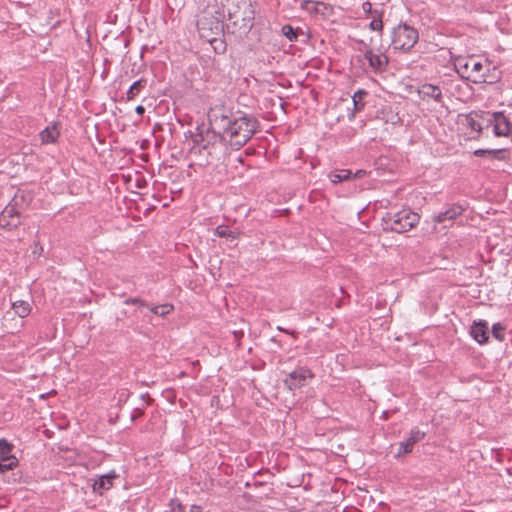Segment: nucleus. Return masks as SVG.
I'll list each match as a JSON object with an SVG mask.
<instances>
[{
    "mask_svg": "<svg viewBox=\"0 0 512 512\" xmlns=\"http://www.w3.org/2000/svg\"><path fill=\"white\" fill-rule=\"evenodd\" d=\"M12 309L20 318L27 317L31 312V306L27 301L18 300L12 303Z\"/></svg>",
    "mask_w": 512,
    "mask_h": 512,
    "instance_id": "obj_21",
    "label": "nucleus"
},
{
    "mask_svg": "<svg viewBox=\"0 0 512 512\" xmlns=\"http://www.w3.org/2000/svg\"><path fill=\"white\" fill-rule=\"evenodd\" d=\"M117 477L118 475L114 471L100 476L92 485L93 492L102 495L113 486V480Z\"/></svg>",
    "mask_w": 512,
    "mask_h": 512,
    "instance_id": "obj_15",
    "label": "nucleus"
},
{
    "mask_svg": "<svg viewBox=\"0 0 512 512\" xmlns=\"http://www.w3.org/2000/svg\"><path fill=\"white\" fill-rule=\"evenodd\" d=\"M141 414H142V411H140V410H138V409H137V410H136V415H141Z\"/></svg>",
    "mask_w": 512,
    "mask_h": 512,
    "instance_id": "obj_38",
    "label": "nucleus"
},
{
    "mask_svg": "<svg viewBox=\"0 0 512 512\" xmlns=\"http://www.w3.org/2000/svg\"><path fill=\"white\" fill-rule=\"evenodd\" d=\"M352 172L347 169L332 172L329 174V179L332 183L338 184L351 178Z\"/></svg>",
    "mask_w": 512,
    "mask_h": 512,
    "instance_id": "obj_24",
    "label": "nucleus"
},
{
    "mask_svg": "<svg viewBox=\"0 0 512 512\" xmlns=\"http://www.w3.org/2000/svg\"><path fill=\"white\" fill-rule=\"evenodd\" d=\"M13 449L14 445L12 443L4 438L0 439V473H6L18 466L19 461L13 455Z\"/></svg>",
    "mask_w": 512,
    "mask_h": 512,
    "instance_id": "obj_8",
    "label": "nucleus"
},
{
    "mask_svg": "<svg viewBox=\"0 0 512 512\" xmlns=\"http://www.w3.org/2000/svg\"><path fill=\"white\" fill-rule=\"evenodd\" d=\"M21 214L8 203L0 213V226L12 230L21 225Z\"/></svg>",
    "mask_w": 512,
    "mask_h": 512,
    "instance_id": "obj_10",
    "label": "nucleus"
},
{
    "mask_svg": "<svg viewBox=\"0 0 512 512\" xmlns=\"http://www.w3.org/2000/svg\"><path fill=\"white\" fill-rule=\"evenodd\" d=\"M421 99H433L434 101L442 102V91L440 87L432 84H423L418 90Z\"/></svg>",
    "mask_w": 512,
    "mask_h": 512,
    "instance_id": "obj_17",
    "label": "nucleus"
},
{
    "mask_svg": "<svg viewBox=\"0 0 512 512\" xmlns=\"http://www.w3.org/2000/svg\"><path fill=\"white\" fill-rule=\"evenodd\" d=\"M31 201V196L25 191L18 190L9 204L18 211L21 215L28 208Z\"/></svg>",
    "mask_w": 512,
    "mask_h": 512,
    "instance_id": "obj_16",
    "label": "nucleus"
},
{
    "mask_svg": "<svg viewBox=\"0 0 512 512\" xmlns=\"http://www.w3.org/2000/svg\"><path fill=\"white\" fill-rule=\"evenodd\" d=\"M147 80L144 78H141L137 81H135L130 88L128 89L126 93L127 101L133 100L135 97H137L141 91L146 87Z\"/></svg>",
    "mask_w": 512,
    "mask_h": 512,
    "instance_id": "obj_19",
    "label": "nucleus"
},
{
    "mask_svg": "<svg viewBox=\"0 0 512 512\" xmlns=\"http://www.w3.org/2000/svg\"><path fill=\"white\" fill-rule=\"evenodd\" d=\"M367 95V92L365 90H358L354 93L352 100H353V106H354V112H352L349 116V119L352 120L355 117V113L363 110L365 104L363 102L364 96Z\"/></svg>",
    "mask_w": 512,
    "mask_h": 512,
    "instance_id": "obj_20",
    "label": "nucleus"
},
{
    "mask_svg": "<svg viewBox=\"0 0 512 512\" xmlns=\"http://www.w3.org/2000/svg\"><path fill=\"white\" fill-rule=\"evenodd\" d=\"M370 28L374 31H382L383 22L381 19H373L370 23Z\"/></svg>",
    "mask_w": 512,
    "mask_h": 512,
    "instance_id": "obj_30",
    "label": "nucleus"
},
{
    "mask_svg": "<svg viewBox=\"0 0 512 512\" xmlns=\"http://www.w3.org/2000/svg\"><path fill=\"white\" fill-rule=\"evenodd\" d=\"M358 51L363 54V60L367 62L363 63L365 69H369L374 73H380L386 70L388 66V57L380 49H373L370 46H365V49L358 48Z\"/></svg>",
    "mask_w": 512,
    "mask_h": 512,
    "instance_id": "obj_7",
    "label": "nucleus"
},
{
    "mask_svg": "<svg viewBox=\"0 0 512 512\" xmlns=\"http://www.w3.org/2000/svg\"><path fill=\"white\" fill-rule=\"evenodd\" d=\"M419 220L420 216L417 213L410 209H402L395 213H386L382 218V225L386 231L404 233L416 226Z\"/></svg>",
    "mask_w": 512,
    "mask_h": 512,
    "instance_id": "obj_4",
    "label": "nucleus"
},
{
    "mask_svg": "<svg viewBox=\"0 0 512 512\" xmlns=\"http://www.w3.org/2000/svg\"><path fill=\"white\" fill-rule=\"evenodd\" d=\"M478 114L475 112H471L466 116L467 126L476 132H480L482 130V125L478 121Z\"/></svg>",
    "mask_w": 512,
    "mask_h": 512,
    "instance_id": "obj_26",
    "label": "nucleus"
},
{
    "mask_svg": "<svg viewBox=\"0 0 512 512\" xmlns=\"http://www.w3.org/2000/svg\"><path fill=\"white\" fill-rule=\"evenodd\" d=\"M504 150L502 149H478L474 151V154L479 157H488L491 159H502L501 155Z\"/></svg>",
    "mask_w": 512,
    "mask_h": 512,
    "instance_id": "obj_23",
    "label": "nucleus"
},
{
    "mask_svg": "<svg viewBox=\"0 0 512 512\" xmlns=\"http://www.w3.org/2000/svg\"><path fill=\"white\" fill-rule=\"evenodd\" d=\"M148 308L154 315L164 317L173 311L174 306L166 303L162 305H149Z\"/></svg>",
    "mask_w": 512,
    "mask_h": 512,
    "instance_id": "obj_22",
    "label": "nucleus"
},
{
    "mask_svg": "<svg viewBox=\"0 0 512 512\" xmlns=\"http://www.w3.org/2000/svg\"><path fill=\"white\" fill-rule=\"evenodd\" d=\"M454 66L462 78L472 81L473 83H491V79L487 75L490 64L483 63L476 57H458L455 59Z\"/></svg>",
    "mask_w": 512,
    "mask_h": 512,
    "instance_id": "obj_3",
    "label": "nucleus"
},
{
    "mask_svg": "<svg viewBox=\"0 0 512 512\" xmlns=\"http://www.w3.org/2000/svg\"><path fill=\"white\" fill-rule=\"evenodd\" d=\"M215 235L221 238H227L231 240H235L238 237V233L229 229L228 226L220 225L215 229Z\"/></svg>",
    "mask_w": 512,
    "mask_h": 512,
    "instance_id": "obj_25",
    "label": "nucleus"
},
{
    "mask_svg": "<svg viewBox=\"0 0 512 512\" xmlns=\"http://www.w3.org/2000/svg\"><path fill=\"white\" fill-rule=\"evenodd\" d=\"M470 335L477 343L485 344L489 338L487 321H474L470 328Z\"/></svg>",
    "mask_w": 512,
    "mask_h": 512,
    "instance_id": "obj_13",
    "label": "nucleus"
},
{
    "mask_svg": "<svg viewBox=\"0 0 512 512\" xmlns=\"http://www.w3.org/2000/svg\"><path fill=\"white\" fill-rule=\"evenodd\" d=\"M493 124V131L496 136H507L511 131L510 122L503 112H495L491 115V119L487 120Z\"/></svg>",
    "mask_w": 512,
    "mask_h": 512,
    "instance_id": "obj_11",
    "label": "nucleus"
},
{
    "mask_svg": "<svg viewBox=\"0 0 512 512\" xmlns=\"http://www.w3.org/2000/svg\"><path fill=\"white\" fill-rule=\"evenodd\" d=\"M141 414H142V411H140V410H138V409H137V410H136V415H141Z\"/></svg>",
    "mask_w": 512,
    "mask_h": 512,
    "instance_id": "obj_37",
    "label": "nucleus"
},
{
    "mask_svg": "<svg viewBox=\"0 0 512 512\" xmlns=\"http://www.w3.org/2000/svg\"><path fill=\"white\" fill-rule=\"evenodd\" d=\"M190 512H202L201 506L198 505H192L190 508Z\"/></svg>",
    "mask_w": 512,
    "mask_h": 512,
    "instance_id": "obj_33",
    "label": "nucleus"
},
{
    "mask_svg": "<svg viewBox=\"0 0 512 512\" xmlns=\"http://www.w3.org/2000/svg\"><path fill=\"white\" fill-rule=\"evenodd\" d=\"M282 33L289 41H295L297 39V32L289 24L282 27Z\"/></svg>",
    "mask_w": 512,
    "mask_h": 512,
    "instance_id": "obj_27",
    "label": "nucleus"
},
{
    "mask_svg": "<svg viewBox=\"0 0 512 512\" xmlns=\"http://www.w3.org/2000/svg\"><path fill=\"white\" fill-rule=\"evenodd\" d=\"M60 133L56 125H51L42 130L39 134L42 144L55 143Z\"/></svg>",
    "mask_w": 512,
    "mask_h": 512,
    "instance_id": "obj_18",
    "label": "nucleus"
},
{
    "mask_svg": "<svg viewBox=\"0 0 512 512\" xmlns=\"http://www.w3.org/2000/svg\"><path fill=\"white\" fill-rule=\"evenodd\" d=\"M313 377L314 374L310 369L306 367H298L286 376L284 379V385L292 391L305 386L307 379H311Z\"/></svg>",
    "mask_w": 512,
    "mask_h": 512,
    "instance_id": "obj_9",
    "label": "nucleus"
},
{
    "mask_svg": "<svg viewBox=\"0 0 512 512\" xmlns=\"http://www.w3.org/2000/svg\"><path fill=\"white\" fill-rule=\"evenodd\" d=\"M362 9L365 13H371L372 11V4L370 2H364L362 4Z\"/></svg>",
    "mask_w": 512,
    "mask_h": 512,
    "instance_id": "obj_31",
    "label": "nucleus"
},
{
    "mask_svg": "<svg viewBox=\"0 0 512 512\" xmlns=\"http://www.w3.org/2000/svg\"><path fill=\"white\" fill-rule=\"evenodd\" d=\"M124 303L126 305H137L140 307H149V304L145 300L138 298V297L127 298L124 300Z\"/></svg>",
    "mask_w": 512,
    "mask_h": 512,
    "instance_id": "obj_28",
    "label": "nucleus"
},
{
    "mask_svg": "<svg viewBox=\"0 0 512 512\" xmlns=\"http://www.w3.org/2000/svg\"><path fill=\"white\" fill-rule=\"evenodd\" d=\"M135 112L139 115V116H142L145 112V108L144 106L142 105H138L136 108H135Z\"/></svg>",
    "mask_w": 512,
    "mask_h": 512,
    "instance_id": "obj_32",
    "label": "nucleus"
},
{
    "mask_svg": "<svg viewBox=\"0 0 512 512\" xmlns=\"http://www.w3.org/2000/svg\"><path fill=\"white\" fill-rule=\"evenodd\" d=\"M277 329H278L279 331H283V332L289 333L287 330H285V329H283V328H281V327H278Z\"/></svg>",
    "mask_w": 512,
    "mask_h": 512,
    "instance_id": "obj_35",
    "label": "nucleus"
},
{
    "mask_svg": "<svg viewBox=\"0 0 512 512\" xmlns=\"http://www.w3.org/2000/svg\"><path fill=\"white\" fill-rule=\"evenodd\" d=\"M177 506H178V509H179L178 512H183L182 506L180 504H177Z\"/></svg>",
    "mask_w": 512,
    "mask_h": 512,
    "instance_id": "obj_36",
    "label": "nucleus"
},
{
    "mask_svg": "<svg viewBox=\"0 0 512 512\" xmlns=\"http://www.w3.org/2000/svg\"><path fill=\"white\" fill-rule=\"evenodd\" d=\"M197 28L202 38L212 42L216 39V36L222 33L223 23L212 12L205 11L203 16L197 21Z\"/></svg>",
    "mask_w": 512,
    "mask_h": 512,
    "instance_id": "obj_6",
    "label": "nucleus"
},
{
    "mask_svg": "<svg viewBox=\"0 0 512 512\" xmlns=\"http://www.w3.org/2000/svg\"><path fill=\"white\" fill-rule=\"evenodd\" d=\"M203 145L198 149V164L200 166L217 165L226 154V144L220 140L216 131L207 132L203 137Z\"/></svg>",
    "mask_w": 512,
    "mask_h": 512,
    "instance_id": "obj_2",
    "label": "nucleus"
},
{
    "mask_svg": "<svg viewBox=\"0 0 512 512\" xmlns=\"http://www.w3.org/2000/svg\"><path fill=\"white\" fill-rule=\"evenodd\" d=\"M359 44H360V47H359V48H361V49H365V46H369V45H368L367 43H365L364 41H360V42H359Z\"/></svg>",
    "mask_w": 512,
    "mask_h": 512,
    "instance_id": "obj_34",
    "label": "nucleus"
},
{
    "mask_svg": "<svg viewBox=\"0 0 512 512\" xmlns=\"http://www.w3.org/2000/svg\"><path fill=\"white\" fill-rule=\"evenodd\" d=\"M419 39L417 29L407 23H400L393 28L391 33V43L395 50L404 52L410 51Z\"/></svg>",
    "mask_w": 512,
    "mask_h": 512,
    "instance_id": "obj_5",
    "label": "nucleus"
},
{
    "mask_svg": "<svg viewBox=\"0 0 512 512\" xmlns=\"http://www.w3.org/2000/svg\"><path fill=\"white\" fill-rule=\"evenodd\" d=\"M425 436V433L420 431L418 428H414L410 431L409 437L400 442L399 444V454L410 453L413 449V446L421 441Z\"/></svg>",
    "mask_w": 512,
    "mask_h": 512,
    "instance_id": "obj_14",
    "label": "nucleus"
},
{
    "mask_svg": "<svg viewBox=\"0 0 512 512\" xmlns=\"http://www.w3.org/2000/svg\"><path fill=\"white\" fill-rule=\"evenodd\" d=\"M464 207L459 204L450 205L445 211L439 212L433 217L435 223L441 224L445 222L452 223L457 217L461 216L464 212Z\"/></svg>",
    "mask_w": 512,
    "mask_h": 512,
    "instance_id": "obj_12",
    "label": "nucleus"
},
{
    "mask_svg": "<svg viewBox=\"0 0 512 512\" xmlns=\"http://www.w3.org/2000/svg\"><path fill=\"white\" fill-rule=\"evenodd\" d=\"M210 124L217 129L220 140L232 149L243 147L254 135L258 120L242 112L227 114L223 108H215L208 115Z\"/></svg>",
    "mask_w": 512,
    "mask_h": 512,
    "instance_id": "obj_1",
    "label": "nucleus"
},
{
    "mask_svg": "<svg viewBox=\"0 0 512 512\" xmlns=\"http://www.w3.org/2000/svg\"><path fill=\"white\" fill-rule=\"evenodd\" d=\"M504 327L500 323H495L492 326V335L499 341L504 339Z\"/></svg>",
    "mask_w": 512,
    "mask_h": 512,
    "instance_id": "obj_29",
    "label": "nucleus"
}]
</instances>
